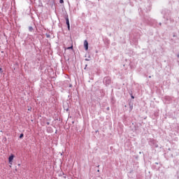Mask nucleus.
Returning <instances> with one entry per match:
<instances>
[{
    "instance_id": "nucleus-1",
    "label": "nucleus",
    "mask_w": 179,
    "mask_h": 179,
    "mask_svg": "<svg viewBox=\"0 0 179 179\" xmlns=\"http://www.w3.org/2000/svg\"><path fill=\"white\" fill-rule=\"evenodd\" d=\"M13 159H15V155L13 154H11L10 156L8 157V163L11 165L13 162Z\"/></svg>"
},
{
    "instance_id": "nucleus-2",
    "label": "nucleus",
    "mask_w": 179,
    "mask_h": 179,
    "mask_svg": "<svg viewBox=\"0 0 179 179\" xmlns=\"http://www.w3.org/2000/svg\"><path fill=\"white\" fill-rule=\"evenodd\" d=\"M66 23L67 24L68 29L71 30V25L69 24V18L68 17H66Z\"/></svg>"
},
{
    "instance_id": "nucleus-3",
    "label": "nucleus",
    "mask_w": 179,
    "mask_h": 179,
    "mask_svg": "<svg viewBox=\"0 0 179 179\" xmlns=\"http://www.w3.org/2000/svg\"><path fill=\"white\" fill-rule=\"evenodd\" d=\"M84 46L86 50H89V43L87 41H84Z\"/></svg>"
},
{
    "instance_id": "nucleus-4",
    "label": "nucleus",
    "mask_w": 179,
    "mask_h": 179,
    "mask_svg": "<svg viewBox=\"0 0 179 179\" xmlns=\"http://www.w3.org/2000/svg\"><path fill=\"white\" fill-rule=\"evenodd\" d=\"M29 31H33V27H29Z\"/></svg>"
},
{
    "instance_id": "nucleus-5",
    "label": "nucleus",
    "mask_w": 179,
    "mask_h": 179,
    "mask_svg": "<svg viewBox=\"0 0 179 179\" xmlns=\"http://www.w3.org/2000/svg\"><path fill=\"white\" fill-rule=\"evenodd\" d=\"M23 136H24L23 134H21L20 136V138L22 139V138H23Z\"/></svg>"
},
{
    "instance_id": "nucleus-6",
    "label": "nucleus",
    "mask_w": 179,
    "mask_h": 179,
    "mask_svg": "<svg viewBox=\"0 0 179 179\" xmlns=\"http://www.w3.org/2000/svg\"><path fill=\"white\" fill-rule=\"evenodd\" d=\"M60 3H64V0H59Z\"/></svg>"
},
{
    "instance_id": "nucleus-7",
    "label": "nucleus",
    "mask_w": 179,
    "mask_h": 179,
    "mask_svg": "<svg viewBox=\"0 0 179 179\" xmlns=\"http://www.w3.org/2000/svg\"><path fill=\"white\" fill-rule=\"evenodd\" d=\"M0 73H2V68H0Z\"/></svg>"
},
{
    "instance_id": "nucleus-8",
    "label": "nucleus",
    "mask_w": 179,
    "mask_h": 179,
    "mask_svg": "<svg viewBox=\"0 0 179 179\" xmlns=\"http://www.w3.org/2000/svg\"><path fill=\"white\" fill-rule=\"evenodd\" d=\"M28 111H31V108H28Z\"/></svg>"
},
{
    "instance_id": "nucleus-9",
    "label": "nucleus",
    "mask_w": 179,
    "mask_h": 179,
    "mask_svg": "<svg viewBox=\"0 0 179 179\" xmlns=\"http://www.w3.org/2000/svg\"><path fill=\"white\" fill-rule=\"evenodd\" d=\"M69 49H71L72 48V47H71V48H69Z\"/></svg>"
},
{
    "instance_id": "nucleus-10",
    "label": "nucleus",
    "mask_w": 179,
    "mask_h": 179,
    "mask_svg": "<svg viewBox=\"0 0 179 179\" xmlns=\"http://www.w3.org/2000/svg\"><path fill=\"white\" fill-rule=\"evenodd\" d=\"M132 97V99H134V96H131Z\"/></svg>"
}]
</instances>
